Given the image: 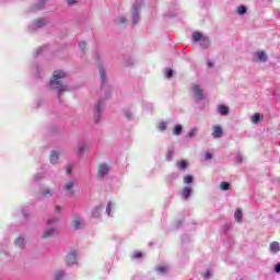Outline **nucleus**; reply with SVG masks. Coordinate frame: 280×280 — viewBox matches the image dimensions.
Instances as JSON below:
<instances>
[{
  "label": "nucleus",
  "mask_w": 280,
  "mask_h": 280,
  "mask_svg": "<svg viewBox=\"0 0 280 280\" xmlns=\"http://www.w3.org/2000/svg\"><path fill=\"white\" fill-rule=\"evenodd\" d=\"M98 73L101 75V89L97 91V95H100L101 98L94 105V124H100L102 119V112L104 110V101L110 97V93L113 91V88L106 80V71L104 70V67L98 68Z\"/></svg>",
  "instance_id": "nucleus-1"
},
{
  "label": "nucleus",
  "mask_w": 280,
  "mask_h": 280,
  "mask_svg": "<svg viewBox=\"0 0 280 280\" xmlns=\"http://www.w3.org/2000/svg\"><path fill=\"white\" fill-rule=\"evenodd\" d=\"M67 78V72L62 70H57L52 73V79L50 80L49 86L52 91H56L58 95L60 93H65V91H69V86L62 83V80Z\"/></svg>",
  "instance_id": "nucleus-2"
},
{
  "label": "nucleus",
  "mask_w": 280,
  "mask_h": 280,
  "mask_svg": "<svg viewBox=\"0 0 280 280\" xmlns=\"http://www.w3.org/2000/svg\"><path fill=\"white\" fill-rule=\"evenodd\" d=\"M143 3V0H136L131 8V23L132 25H137L139 21H141V16L139 15L141 12V5Z\"/></svg>",
  "instance_id": "nucleus-3"
},
{
  "label": "nucleus",
  "mask_w": 280,
  "mask_h": 280,
  "mask_svg": "<svg viewBox=\"0 0 280 280\" xmlns=\"http://www.w3.org/2000/svg\"><path fill=\"white\" fill-rule=\"evenodd\" d=\"M192 40L194 43H200V47L202 49H209L211 45V40L209 37L201 35L200 32L192 33Z\"/></svg>",
  "instance_id": "nucleus-4"
},
{
  "label": "nucleus",
  "mask_w": 280,
  "mask_h": 280,
  "mask_svg": "<svg viewBox=\"0 0 280 280\" xmlns=\"http://www.w3.org/2000/svg\"><path fill=\"white\" fill-rule=\"evenodd\" d=\"M190 93H191L194 100H196V102H202V100H205V90H202V85H200L198 83L191 84Z\"/></svg>",
  "instance_id": "nucleus-5"
},
{
  "label": "nucleus",
  "mask_w": 280,
  "mask_h": 280,
  "mask_svg": "<svg viewBox=\"0 0 280 280\" xmlns=\"http://www.w3.org/2000/svg\"><path fill=\"white\" fill-rule=\"evenodd\" d=\"M109 172H110V165L106 163L101 164L97 171V179L104 180L106 176H108Z\"/></svg>",
  "instance_id": "nucleus-6"
},
{
  "label": "nucleus",
  "mask_w": 280,
  "mask_h": 280,
  "mask_svg": "<svg viewBox=\"0 0 280 280\" xmlns=\"http://www.w3.org/2000/svg\"><path fill=\"white\" fill-rule=\"evenodd\" d=\"M66 261H67L68 266H73L74 264H77V261H78V250H75V249L71 250L67 255Z\"/></svg>",
  "instance_id": "nucleus-7"
},
{
  "label": "nucleus",
  "mask_w": 280,
  "mask_h": 280,
  "mask_svg": "<svg viewBox=\"0 0 280 280\" xmlns=\"http://www.w3.org/2000/svg\"><path fill=\"white\" fill-rule=\"evenodd\" d=\"M212 137L213 139H222V137H224V130L220 125H214L212 127Z\"/></svg>",
  "instance_id": "nucleus-8"
},
{
  "label": "nucleus",
  "mask_w": 280,
  "mask_h": 280,
  "mask_svg": "<svg viewBox=\"0 0 280 280\" xmlns=\"http://www.w3.org/2000/svg\"><path fill=\"white\" fill-rule=\"evenodd\" d=\"M47 24V21L43 20V19H38L36 21H34L28 28L31 31H36V30H40V27H45V25Z\"/></svg>",
  "instance_id": "nucleus-9"
},
{
  "label": "nucleus",
  "mask_w": 280,
  "mask_h": 280,
  "mask_svg": "<svg viewBox=\"0 0 280 280\" xmlns=\"http://www.w3.org/2000/svg\"><path fill=\"white\" fill-rule=\"evenodd\" d=\"M256 60H258V62H267L268 61V56L266 55V51L261 50V51H256L254 54Z\"/></svg>",
  "instance_id": "nucleus-10"
},
{
  "label": "nucleus",
  "mask_w": 280,
  "mask_h": 280,
  "mask_svg": "<svg viewBox=\"0 0 280 280\" xmlns=\"http://www.w3.org/2000/svg\"><path fill=\"white\" fill-rule=\"evenodd\" d=\"M58 235V230L55 228H48L44 231V237L49 238V237H56Z\"/></svg>",
  "instance_id": "nucleus-11"
},
{
  "label": "nucleus",
  "mask_w": 280,
  "mask_h": 280,
  "mask_svg": "<svg viewBox=\"0 0 280 280\" xmlns=\"http://www.w3.org/2000/svg\"><path fill=\"white\" fill-rule=\"evenodd\" d=\"M73 229H75V231L82 229L84 222L82 221V218L80 217H77L74 220H73Z\"/></svg>",
  "instance_id": "nucleus-12"
},
{
  "label": "nucleus",
  "mask_w": 280,
  "mask_h": 280,
  "mask_svg": "<svg viewBox=\"0 0 280 280\" xmlns=\"http://www.w3.org/2000/svg\"><path fill=\"white\" fill-rule=\"evenodd\" d=\"M246 12H248V8L244 4H241L236 8V14H238V16H244Z\"/></svg>",
  "instance_id": "nucleus-13"
},
{
  "label": "nucleus",
  "mask_w": 280,
  "mask_h": 280,
  "mask_svg": "<svg viewBox=\"0 0 280 280\" xmlns=\"http://www.w3.org/2000/svg\"><path fill=\"white\" fill-rule=\"evenodd\" d=\"M58 159H60V153L58 151H52L50 153V163L56 165V163H58Z\"/></svg>",
  "instance_id": "nucleus-14"
},
{
  "label": "nucleus",
  "mask_w": 280,
  "mask_h": 280,
  "mask_svg": "<svg viewBox=\"0 0 280 280\" xmlns=\"http://www.w3.org/2000/svg\"><path fill=\"white\" fill-rule=\"evenodd\" d=\"M189 196H191V188L189 187H184L183 190H182V198L184 200H188L189 199Z\"/></svg>",
  "instance_id": "nucleus-15"
},
{
  "label": "nucleus",
  "mask_w": 280,
  "mask_h": 280,
  "mask_svg": "<svg viewBox=\"0 0 280 280\" xmlns=\"http://www.w3.org/2000/svg\"><path fill=\"white\" fill-rule=\"evenodd\" d=\"M270 253L277 254L280 250V244L279 242H272L269 246Z\"/></svg>",
  "instance_id": "nucleus-16"
},
{
  "label": "nucleus",
  "mask_w": 280,
  "mask_h": 280,
  "mask_svg": "<svg viewBox=\"0 0 280 280\" xmlns=\"http://www.w3.org/2000/svg\"><path fill=\"white\" fill-rule=\"evenodd\" d=\"M200 131V129H198V127H194L191 128L188 133H187V139H194V137H196L198 135V132Z\"/></svg>",
  "instance_id": "nucleus-17"
},
{
  "label": "nucleus",
  "mask_w": 280,
  "mask_h": 280,
  "mask_svg": "<svg viewBox=\"0 0 280 280\" xmlns=\"http://www.w3.org/2000/svg\"><path fill=\"white\" fill-rule=\"evenodd\" d=\"M14 244L18 248H25V238H23V236H20L14 241Z\"/></svg>",
  "instance_id": "nucleus-18"
},
{
  "label": "nucleus",
  "mask_w": 280,
  "mask_h": 280,
  "mask_svg": "<svg viewBox=\"0 0 280 280\" xmlns=\"http://www.w3.org/2000/svg\"><path fill=\"white\" fill-rule=\"evenodd\" d=\"M73 187H75V184L73 182L66 183L63 189L65 191H69V194L73 195Z\"/></svg>",
  "instance_id": "nucleus-19"
},
{
  "label": "nucleus",
  "mask_w": 280,
  "mask_h": 280,
  "mask_svg": "<svg viewBox=\"0 0 280 280\" xmlns=\"http://www.w3.org/2000/svg\"><path fill=\"white\" fill-rule=\"evenodd\" d=\"M66 275L65 270H58L55 272L54 280H63Z\"/></svg>",
  "instance_id": "nucleus-20"
},
{
  "label": "nucleus",
  "mask_w": 280,
  "mask_h": 280,
  "mask_svg": "<svg viewBox=\"0 0 280 280\" xmlns=\"http://www.w3.org/2000/svg\"><path fill=\"white\" fill-rule=\"evenodd\" d=\"M218 113L224 117V116L229 115V107H226L224 105H219Z\"/></svg>",
  "instance_id": "nucleus-21"
},
{
  "label": "nucleus",
  "mask_w": 280,
  "mask_h": 280,
  "mask_svg": "<svg viewBox=\"0 0 280 280\" xmlns=\"http://www.w3.org/2000/svg\"><path fill=\"white\" fill-rule=\"evenodd\" d=\"M100 215H102V206L94 208L92 211V218H100Z\"/></svg>",
  "instance_id": "nucleus-22"
},
{
  "label": "nucleus",
  "mask_w": 280,
  "mask_h": 280,
  "mask_svg": "<svg viewBox=\"0 0 280 280\" xmlns=\"http://www.w3.org/2000/svg\"><path fill=\"white\" fill-rule=\"evenodd\" d=\"M173 135H175V137H178V136L183 135V126L182 125H176L174 127Z\"/></svg>",
  "instance_id": "nucleus-23"
},
{
  "label": "nucleus",
  "mask_w": 280,
  "mask_h": 280,
  "mask_svg": "<svg viewBox=\"0 0 280 280\" xmlns=\"http://www.w3.org/2000/svg\"><path fill=\"white\" fill-rule=\"evenodd\" d=\"M174 159V148L170 147L166 152V161H172Z\"/></svg>",
  "instance_id": "nucleus-24"
},
{
  "label": "nucleus",
  "mask_w": 280,
  "mask_h": 280,
  "mask_svg": "<svg viewBox=\"0 0 280 280\" xmlns=\"http://www.w3.org/2000/svg\"><path fill=\"white\" fill-rule=\"evenodd\" d=\"M220 189H222V191H229V189H231V184L229 182H222L220 184Z\"/></svg>",
  "instance_id": "nucleus-25"
},
{
  "label": "nucleus",
  "mask_w": 280,
  "mask_h": 280,
  "mask_svg": "<svg viewBox=\"0 0 280 280\" xmlns=\"http://www.w3.org/2000/svg\"><path fill=\"white\" fill-rule=\"evenodd\" d=\"M156 272H159V275H165V272H167V267L166 266H163V265H159L156 268H155Z\"/></svg>",
  "instance_id": "nucleus-26"
},
{
  "label": "nucleus",
  "mask_w": 280,
  "mask_h": 280,
  "mask_svg": "<svg viewBox=\"0 0 280 280\" xmlns=\"http://www.w3.org/2000/svg\"><path fill=\"white\" fill-rule=\"evenodd\" d=\"M177 167L180 171H185V168L188 167L187 161L182 160V161L177 162Z\"/></svg>",
  "instance_id": "nucleus-27"
},
{
  "label": "nucleus",
  "mask_w": 280,
  "mask_h": 280,
  "mask_svg": "<svg viewBox=\"0 0 280 280\" xmlns=\"http://www.w3.org/2000/svg\"><path fill=\"white\" fill-rule=\"evenodd\" d=\"M179 174L178 173H171L167 177L166 180L167 183H172V180H177Z\"/></svg>",
  "instance_id": "nucleus-28"
},
{
  "label": "nucleus",
  "mask_w": 280,
  "mask_h": 280,
  "mask_svg": "<svg viewBox=\"0 0 280 280\" xmlns=\"http://www.w3.org/2000/svg\"><path fill=\"white\" fill-rule=\"evenodd\" d=\"M43 5H45V0L38 1L37 4L32 8V12H37V10H40V8H43Z\"/></svg>",
  "instance_id": "nucleus-29"
},
{
  "label": "nucleus",
  "mask_w": 280,
  "mask_h": 280,
  "mask_svg": "<svg viewBox=\"0 0 280 280\" xmlns=\"http://www.w3.org/2000/svg\"><path fill=\"white\" fill-rule=\"evenodd\" d=\"M234 218L236 222H242V209H236Z\"/></svg>",
  "instance_id": "nucleus-30"
},
{
  "label": "nucleus",
  "mask_w": 280,
  "mask_h": 280,
  "mask_svg": "<svg viewBox=\"0 0 280 280\" xmlns=\"http://www.w3.org/2000/svg\"><path fill=\"white\" fill-rule=\"evenodd\" d=\"M259 121H261V115H259L258 113L254 114V116L252 117V122L259 124Z\"/></svg>",
  "instance_id": "nucleus-31"
},
{
  "label": "nucleus",
  "mask_w": 280,
  "mask_h": 280,
  "mask_svg": "<svg viewBox=\"0 0 280 280\" xmlns=\"http://www.w3.org/2000/svg\"><path fill=\"white\" fill-rule=\"evenodd\" d=\"M184 183L185 185H191V183H194V176L191 175L184 176Z\"/></svg>",
  "instance_id": "nucleus-32"
},
{
  "label": "nucleus",
  "mask_w": 280,
  "mask_h": 280,
  "mask_svg": "<svg viewBox=\"0 0 280 280\" xmlns=\"http://www.w3.org/2000/svg\"><path fill=\"white\" fill-rule=\"evenodd\" d=\"M113 207H115V203H113L112 201H109L107 203V207H106V215H108L110 218V211H113Z\"/></svg>",
  "instance_id": "nucleus-33"
},
{
  "label": "nucleus",
  "mask_w": 280,
  "mask_h": 280,
  "mask_svg": "<svg viewBox=\"0 0 280 280\" xmlns=\"http://www.w3.org/2000/svg\"><path fill=\"white\" fill-rule=\"evenodd\" d=\"M42 196H44V198H50V196H54V192H51V189L47 188L42 191Z\"/></svg>",
  "instance_id": "nucleus-34"
},
{
  "label": "nucleus",
  "mask_w": 280,
  "mask_h": 280,
  "mask_svg": "<svg viewBox=\"0 0 280 280\" xmlns=\"http://www.w3.org/2000/svg\"><path fill=\"white\" fill-rule=\"evenodd\" d=\"M86 150V143H80L78 147V153L84 154V151Z\"/></svg>",
  "instance_id": "nucleus-35"
},
{
  "label": "nucleus",
  "mask_w": 280,
  "mask_h": 280,
  "mask_svg": "<svg viewBox=\"0 0 280 280\" xmlns=\"http://www.w3.org/2000/svg\"><path fill=\"white\" fill-rule=\"evenodd\" d=\"M58 220H59L58 214H56L55 217L48 219V220H47L48 226L51 225V224H54V222H58Z\"/></svg>",
  "instance_id": "nucleus-36"
},
{
  "label": "nucleus",
  "mask_w": 280,
  "mask_h": 280,
  "mask_svg": "<svg viewBox=\"0 0 280 280\" xmlns=\"http://www.w3.org/2000/svg\"><path fill=\"white\" fill-rule=\"evenodd\" d=\"M116 23H118V25H124L126 23V15H120L117 20Z\"/></svg>",
  "instance_id": "nucleus-37"
},
{
  "label": "nucleus",
  "mask_w": 280,
  "mask_h": 280,
  "mask_svg": "<svg viewBox=\"0 0 280 280\" xmlns=\"http://www.w3.org/2000/svg\"><path fill=\"white\" fill-rule=\"evenodd\" d=\"M47 47H48V46L39 47V48L36 50L35 55H36V56H40L42 54H45Z\"/></svg>",
  "instance_id": "nucleus-38"
},
{
  "label": "nucleus",
  "mask_w": 280,
  "mask_h": 280,
  "mask_svg": "<svg viewBox=\"0 0 280 280\" xmlns=\"http://www.w3.org/2000/svg\"><path fill=\"white\" fill-rule=\"evenodd\" d=\"M243 160L244 158L242 156L241 153H237L234 158L235 163H242Z\"/></svg>",
  "instance_id": "nucleus-39"
},
{
  "label": "nucleus",
  "mask_w": 280,
  "mask_h": 280,
  "mask_svg": "<svg viewBox=\"0 0 280 280\" xmlns=\"http://www.w3.org/2000/svg\"><path fill=\"white\" fill-rule=\"evenodd\" d=\"M173 75H174V70L166 69L165 77L170 79V78H173Z\"/></svg>",
  "instance_id": "nucleus-40"
},
{
  "label": "nucleus",
  "mask_w": 280,
  "mask_h": 280,
  "mask_svg": "<svg viewBox=\"0 0 280 280\" xmlns=\"http://www.w3.org/2000/svg\"><path fill=\"white\" fill-rule=\"evenodd\" d=\"M159 130L161 131L167 130V125L165 124V121L160 122Z\"/></svg>",
  "instance_id": "nucleus-41"
},
{
  "label": "nucleus",
  "mask_w": 280,
  "mask_h": 280,
  "mask_svg": "<svg viewBox=\"0 0 280 280\" xmlns=\"http://www.w3.org/2000/svg\"><path fill=\"white\" fill-rule=\"evenodd\" d=\"M79 49H81V51H84V49H86V42H80Z\"/></svg>",
  "instance_id": "nucleus-42"
},
{
  "label": "nucleus",
  "mask_w": 280,
  "mask_h": 280,
  "mask_svg": "<svg viewBox=\"0 0 280 280\" xmlns=\"http://www.w3.org/2000/svg\"><path fill=\"white\" fill-rule=\"evenodd\" d=\"M40 178H43V173H37V174L34 176L35 183H38V180H40Z\"/></svg>",
  "instance_id": "nucleus-43"
},
{
  "label": "nucleus",
  "mask_w": 280,
  "mask_h": 280,
  "mask_svg": "<svg viewBox=\"0 0 280 280\" xmlns=\"http://www.w3.org/2000/svg\"><path fill=\"white\" fill-rule=\"evenodd\" d=\"M205 159L206 161H211V159H213V155L210 152H206Z\"/></svg>",
  "instance_id": "nucleus-44"
},
{
  "label": "nucleus",
  "mask_w": 280,
  "mask_h": 280,
  "mask_svg": "<svg viewBox=\"0 0 280 280\" xmlns=\"http://www.w3.org/2000/svg\"><path fill=\"white\" fill-rule=\"evenodd\" d=\"M135 259H141L143 257V254L141 252H137L133 254Z\"/></svg>",
  "instance_id": "nucleus-45"
},
{
  "label": "nucleus",
  "mask_w": 280,
  "mask_h": 280,
  "mask_svg": "<svg viewBox=\"0 0 280 280\" xmlns=\"http://www.w3.org/2000/svg\"><path fill=\"white\" fill-rule=\"evenodd\" d=\"M62 211V207H60V206H56L55 207V213L57 214V215H59V213Z\"/></svg>",
  "instance_id": "nucleus-46"
},
{
  "label": "nucleus",
  "mask_w": 280,
  "mask_h": 280,
  "mask_svg": "<svg viewBox=\"0 0 280 280\" xmlns=\"http://www.w3.org/2000/svg\"><path fill=\"white\" fill-rule=\"evenodd\" d=\"M125 116H126L128 119H132V113H130V110H125Z\"/></svg>",
  "instance_id": "nucleus-47"
},
{
  "label": "nucleus",
  "mask_w": 280,
  "mask_h": 280,
  "mask_svg": "<svg viewBox=\"0 0 280 280\" xmlns=\"http://www.w3.org/2000/svg\"><path fill=\"white\" fill-rule=\"evenodd\" d=\"M73 170V166H71V164H69L68 166H66V173L67 174H71V171Z\"/></svg>",
  "instance_id": "nucleus-48"
},
{
  "label": "nucleus",
  "mask_w": 280,
  "mask_h": 280,
  "mask_svg": "<svg viewBox=\"0 0 280 280\" xmlns=\"http://www.w3.org/2000/svg\"><path fill=\"white\" fill-rule=\"evenodd\" d=\"M205 279H211V271L207 270L203 275Z\"/></svg>",
  "instance_id": "nucleus-49"
},
{
  "label": "nucleus",
  "mask_w": 280,
  "mask_h": 280,
  "mask_svg": "<svg viewBox=\"0 0 280 280\" xmlns=\"http://www.w3.org/2000/svg\"><path fill=\"white\" fill-rule=\"evenodd\" d=\"M275 272H276L277 275H279V272H280V262H278V264L275 266Z\"/></svg>",
  "instance_id": "nucleus-50"
},
{
  "label": "nucleus",
  "mask_w": 280,
  "mask_h": 280,
  "mask_svg": "<svg viewBox=\"0 0 280 280\" xmlns=\"http://www.w3.org/2000/svg\"><path fill=\"white\" fill-rule=\"evenodd\" d=\"M75 3H78L77 0H68V5H75Z\"/></svg>",
  "instance_id": "nucleus-51"
},
{
  "label": "nucleus",
  "mask_w": 280,
  "mask_h": 280,
  "mask_svg": "<svg viewBox=\"0 0 280 280\" xmlns=\"http://www.w3.org/2000/svg\"><path fill=\"white\" fill-rule=\"evenodd\" d=\"M130 65H135V60L130 59L129 62H127V66L130 67Z\"/></svg>",
  "instance_id": "nucleus-52"
},
{
  "label": "nucleus",
  "mask_w": 280,
  "mask_h": 280,
  "mask_svg": "<svg viewBox=\"0 0 280 280\" xmlns=\"http://www.w3.org/2000/svg\"><path fill=\"white\" fill-rule=\"evenodd\" d=\"M22 213H23L24 218H27V215H30V214L27 213V211H25V210H23Z\"/></svg>",
  "instance_id": "nucleus-53"
},
{
  "label": "nucleus",
  "mask_w": 280,
  "mask_h": 280,
  "mask_svg": "<svg viewBox=\"0 0 280 280\" xmlns=\"http://www.w3.org/2000/svg\"><path fill=\"white\" fill-rule=\"evenodd\" d=\"M208 67H210V68L213 67V62L209 61Z\"/></svg>",
  "instance_id": "nucleus-54"
},
{
  "label": "nucleus",
  "mask_w": 280,
  "mask_h": 280,
  "mask_svg": "<svg viewBox=\"0 0 280 280\" xmlns=\"http://www.w3.org/2000/svg\"><path fill=\"white\" fill-rule=\"evenodd\" d=\"M224 231H229V225H225V226H224Z\"/></svg>",
  "instance_id": "nucleus-55"
}]
</instances>
